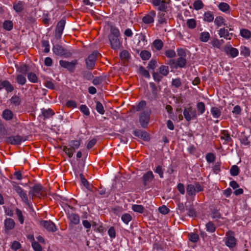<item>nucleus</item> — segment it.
I'll return each mask as SVG.
<instances>
[{"instance_id":"a878e982","label":"nucleus","mask_w":251,"mask_h":251,"mask_svg":"<svg viewBox=\"0 0 251 251\" xmlns=\"http://www.w3.org/2000/svg\"><path fill=\"white\" fill-rule=\"evenodd\" d=\"M221 109L222 108H220L217 107H212L211 108V113L212 116L215 118H219L221 115Z\"/></svg>"},{"instance_id":"052dcab7","label":"nucleus","mask_w":251,"mask_h":251,"mask_svg":"<svg viewBox=\"0 0 251 251\" xmlns=\"http://www.w3.org/2000/svg\"><path fill=\"white\" fill-rule=\"evenodd\" d=\"M132 210L139 213H142L144 212V207L142 205L134 204L132 207Z\"/></svg>"},{"instance_id":"6e6552de","label":"nucleus","mask_w":251,"mask_h":251,"mask_svg":"<svg viewBox=\"0 0 251 251\" xmlns=\"http://www.w3.org/2000/svg\"><path fill=\"white\" fill-rule=\"evenodd\" d=\"M15 191L19 195L23 202L27 206H30V202L28 201L27 196L24 190L19 186H14Z\"/></svg>"},{"instance_id":"4c0bfd02","label":"nucleus","mask_w":251,"mask_h":251,"mask_svg":"<svg viewBox=\"0 0 251 251\" xmlns=\"http://www.w3.org/2000/svg\"><path fill=\"white\" fill-rule=\"evenodd\" d=\"M140 56L143 60H147L151 56V53L146 50H142L140 53Z\"/></svg>"},{"instance_id":"a18cd8bd","label":"nucleus","mask_w":251,"mask_h":251,"mask_svg":"<svg viewBox=\"0 0 251 251\" xmlns=\"http://www.w3.org/2000/svg\"><path fill=\"white\" fill-rule=\"evenodd\" d=\"M186 64V60L185 58L178 57L176 60L177 68H183Z\"/></svg>"},{"instance_id":"de8ad7c7","label":"nucleus","mask_w":251,"mask_h":251,"mask_svg":"<svg viewBox=\"0 0 251 251\" xmlns=\"http://www.w3.org/2000/svg\"><path fill=\"white\" fill-rule=\"evenodd\" d=\"M160 74L164 76H166L169 73L168 66L162 65L159 68Z\"/></svg>"},{"instance_id":"6ab92c4d","label":"nucleus","mask_w":251,"mask_h":251,"mask_svg":"<svg viewBox=\"0 0 251 251\" xmlns=\"http://www.w3.org/2000/svg\"><path fill=\"white\" fill-rule=\"evenodd\" d=\"M133 134L135 136L141 138L145 141H149L150 140V137L148 134L145 131L136 129L133 131Z\"/></svg>"},{"instance_id":"69168bd1","label":"nucleus","mask_w":251,"mask_h":251,"mask_svg":"<svg viewBox=\"0 0 251 251\" xmlns=\"http://www.w3.org/2000/svg\"><path fill=\"white\" fill-rule=\"evenodd\" d=\"M221 162H217L212 167V170L214 174H217L221 171Z\"/></svg>"},{"instance_id":"79ce46f5","label":"nucleus","mask_w":251,"mask_h":251,"mask_svg":"<svg viewBox=\"0 0 251 251\" xmlns=\"http://www.w3.org/2000/svg\"><path fill=\"white\" fill-rule=\"evenodd\" d=\"M13 23L10 20H6L3 24V28L7 31H10L13 28Z\"/></svg>"},{"instance_id":"6e6d98bb","label":"nucleus","mask_w":251,"mask_h":251,"mask_svg":"<svg viewBox=\"0 0 251 251\" xmlns=\"http://www.w3.org/2000/svg\"><path fill=\"white\" fill-rule=\"evenodd\" d=\"M120 57L122 59L128 60L130 57V53L126 50H123L120 54Z\"/></svg>"},{"instance_id":"5701e85b","label":"nucleus","mask_w":251,"mask_h":251,"mask_svg":"<svg viewBox=\"0 0 251 251\" xmlns=\"http://www.w3.org/2000/svg\"><path fill=\"white\" fill-rule=\"evenodd\" d=\"M221 139L224 140L226 143L232 142V139L227 130H223L221 132Z\"/></svg>"},{"instance_id":"338daca9","label":"nucleus","mask_w":251,"mask_h":251,"mask_svg":"<svg viewBox=\"0 0 251 251\" xmlns=\"http://www.w3.org/2000/svg\"><path fill=\"white\" fill-rule=\"evenodd\" d=\"M157 61L156 60L152 59L149 63L147 66L148 69L154 71L156 66Z\"/></svg>"},{"instance_id":"49530a36","label":"nucleus","mask_w":251,"mask_h":251,"mask_svg":"<svg viewBox=\"0 0 251 251\" xmlns=\"http://www.w3.org/2000/svg\"><path fill=\"white\" fill-rule=\"evenodd\" d=\"M197 108L200 114H202L205 110V104L203 102H199L197 104Z\"/></svg>"},{"instance_id":"20e7f679","label":"nucleus","mask_w":251,"mask_h":251,"mask_svg":"<svg viewBox=\"0 0 251 251\" xmlns=\"http://www.w3.org/2000/svg\"><path fill=\"white\" fill-rule=\"evenodd\" d=\"M183 115L185 120L188 122L196 119L197 118L196 110L191 106L188 107H185L183 111Z\"/></svg>"},{"instance_id":"c85d7f7f","label":"nucleus","mask_w":251,"mask_h":251,"mask_svg":"<svg viewBox=\"0 0 251 251\" xmlns=\"http://www.w3.org/2000/svg\"><path fill=\"white\" fill-rule=\"evenodd\" d=\"M13 116L12 112L9 109H5L2 112V117L7 121L11 120Z\"/></svg>"},{"instance_id":"f257e3e1","label":"nucleus","mask_w":251,"mask_h":251,"mask_svg":"<svg viewBox=\"0 0 251 251\" xmlns=\"http://www.w3.org/2000/svg\"><path fill=\"white\" fill-rule=\"evenodd\" d=\"M203 190V187L198 182H195L194 184H189L186 186V193L189 196L192 197H194L197 193L202 192Z\"/></svg>"},{"instance_id":"7c9ffc66","label":"nucleus","mask_w":251,"mask_h":251,"mask_svg":"<svg viewBox=\"0 0 251 251\" xmlns=\"http://www.w3.org/2000/svg\"><path fill=\"white\" fill-rule=\"evenodd\" d=\"M214 15L212 12L207 11L204 14L203 20L207 22H211L214 20Z\"/></svg>"},{"instance_id":"f3484780","label":"nucleus","mask_w":251,"mask_h":251,"mask_svg":"<svg viewBox=\"0 0 251 251\" xmlns=\"http://www.w3.org/2000/svg\"><path fill=\"white\" fill-rule=\"evenodd\" d=\"M150 86L151 88V92L154 100H156L159 97V94L161 91V87L156 86L153 82H150Z\"/></svg>"},{"instance_id":"37998d69","label":"nucleus","mask_w":251,"mask_h":251,"mask_svg":"<svg viewBox=\"0 0 251 251\" xmlns=\"http://www.w3.org/2000/svg\"><path fill=\"white\" fill-rule=\"evenodd\" d=\"M154 47L158 50L162 49L163 47V42L159 39H156L153 42Z\"/></svg>"},{"instance_id":"72a5a7b5","label":"nucleus","mask_w":251,"mask_h":251,"mask_svg":"<svg viewBox=\"0 0 251 251\" xmlns=\"http://www.w3.org/2000/svg\"><path fill=\"white\" fill-rule=\"evenodd\" d=\"M120 36V32L119 30L115 26H111L110 27V33L108 37H119Z\"/></svg>"},{"instance_id":"774afa93","label":"nucleus","mask_w":251,"mask_h":251,"mask_svg":"<svg viewBox=\"0 0 251 251\" xmlns=\"http://www.w3.org/2000/svg\"><path fill=\"white\" fill-rule=\"evenodd\" d=\"M42 46L45 48L44 50L45 53H48L50 51V45L48 41L43 40L42 41Z\"/></svg>"},{"instance_id":"1a4fd4ad","label":"nucleus","mask_w":251,"mask_h":251,"mask_svg":"<svg viewBox=\"0 0 251 251\" xmlns=\"http://www.w3.org/2000/svg\"><path fill=\"white\" fill-rule=\"evenodd\" d=\"M150 121V114L148 111H144L142 112L139 116V121L140 124L143 128L147 127Z\"/></svg>"},{"instance_id":"8fccbe9b","label":"nucleus","mask_w":251,"mask_h":251,"mask_svg":"<svg viewBox=\"0 0 251 251\" xmlns=\"http://www.w3.org/2000/svg\"><path fill=\"white\" fill-rule=\"evenodd\" d=\"M240 170L237 165H233L230 169V173L232 176H237L239 173Z\"/></svg>"},{"instance_id":"864d4df0","label":"nucleus","mask_w":251,"mask_h":251,"mask_svg":"<svg viewBox=\"0 0 251 251\" xmlns=\"http://www.w3.org/2000/svg\"><path fill=\"white\" fill-rule=\"evenodd\" d=\"M81 181L83 185L88 190H90V184L87 180L85 178L82 174L79 175Z\"/></svg>"},{"instance_id":"5fc2aeb1","label":"nucleus","mask_w":251,"mask_h":251,"mask_svg":"<svg viewBox=\"0 0 251 251\" xmlns=\"http://www.w3.org/2000/svg\"><path fill=\"white\" fill-rule=\"evenodd\" d=\"M193 7L196 10H200L204 7V4L201 0H197L194 2Z\"/></svg>"},{"instance_id":"f03ea898","label":"nucleus","mask_w":251,"mask_h":251,"mask_svg":"<svg viewBox=\"0 0 251 251\" xmlns=\"http://www.w3.org/2000/svg\"><path fill=\"white\" fill-rule=\"evenodd\" d=\"M99 54L97 50H95L85 59L86 68L88 70H91L94 68L96 61Z\"/></svg>"},{"instance_id":"bf43d9fd","label":"nucleus","mask_w":251,"mask_h":251,"mask_svg":"<svg viewBox=\"0 0 251 251\" xmlns=\"http://www.w3.org/2000/svg\"><path fill=\"white\" fill-rule=\"evenodd\" d=\"M241 35L246 39H249L251 36V32L246 29H242L240 30Z\"/></svg>"},{"instance_id":"4468645a","label":"nucleus","mask_w":251,"mask_h":251,"mask_svg":"<svg viewBox=\"0 0 251 251\" xmlns=\"http://www.w3.org/2000/svg\"><path fill=\"white\" fill-rule=\"evenodd\" d=\"M43 189L42 186L40 184L34 185L29 192V196L33 197H38L41 195V191Z\"/></svg>"},{"instance_id":"473e14b6","label":"nucleus","mask_w":251,"mask_h":251,"mask_svg":"<svg viewBox=\"0 0 251 251\" xmlns=\"http://www.w3.org/2000/svg\"><path fill=\"white\" fill-rule=\"evenodd\" d=\"M27 77L28 80L33 83H37L38 78L36 75L32 72H29L27 74Z\"/></svg>"},{"instance_id":"e433bc0d","label":"nucleus","mask_w":251,"mask_h":251,"mask_svg":"<svg viewBox=\"0 0 251 251\" xmlns=\"http://www.w3.org/2000/svg\"><path fill=\"white\" fill-rule=\"evenodd\" d=\"M212 213V218L213 219H220L222 218V215L221 214L219 210L216 207L211 208Z\"/></svg>"},{"instance_id":"dca6fc26","label":"nucleus","mask_w":251,"mask_h":251,"mask_svg":"<svg viewBox=\"0 0 251 251\" xmlns=\"http://www.w3.org/2000/svg\"><path fill=\"white\" fill-rule=\"evenodd\" d=\"M4 88L7 93H10L12 92L14 88L13 86L10 83V82L6 80H0V90Z\"/></svg>"},{"instance_id":"2eb2a0df","label":"nucleus","mask_w":251,"mask_h":251,"mask_svg":"<svg viewBox=\"0 0 251 251\" xmlns=\"http://www.w3.org/2000/svg\"><path fill=\"white\" fill-rule=\"evenodd\" d=\"M111 48L114 50H118L120 48L121 43L119 37H108Z\"/></svg>"},{"instance_id":"09e8293b","label":"nucleus","mask_w":251,"mask_h":251,"mask_svg":"<svg viewBox=\"0 0 251 251\" xmlns=\"http://www.w3.org/2000/svg\"><path fill=\"white\" fill-rule=\"evenodd\" d=\"M121 219L124 223L126 224H128V223L132 220V216L128 213H125L122 215Z\"/></svg>"},{"instance_id":"412c9836","label":"nucleus","mask_w":251,"mask_h":251,"mask_svg":"<svg viewBox=\"0 0 251 251\" xmlns=\"http://www.w3.org/2000/svg\"><path fill=\"white\" fill-rule=\"evenodd\" d=\"M218 31L220 37L226 40H230L233 35V33H229L228 29L225 28H220Z\"/></svg>"},{"instance_id":"423d86ee","label":"nucleus","mask_w":251,"mask_h":251,"mask_svg":"<svg viewBox=\"0 0 251 251\" xmlns=\"http://www.w3.org/2000/svg\"><path fill=\"white\" fill-rule=\"evenodd\" d=\"M26 140V138L25 137L17 135L7 137L6 141L7 143H10L11 145H20L22 142H24Z\"/></svg>"},{"instance_id":"ea45409f","label":"nucleus","mask_w":251,"mask_h":251,"mask_svg":"<svg viewBox=\"0 0 251 251\" xmlns=\"http://www.w3.org/2000/svg\"><path fill=\"white\" fill-rule=\"evenodd\" d=\"M210 34L208 32H203L200 34V40L203 42H207L210 38Z\"/></svg>"},{"instance_id":"603ef678","label":"nucleus","mask_w":251,"mask_h":251,"mask_svg":"<svg viewBox=\"0 0 251 251\" xmlns=\"http://www.w3.org/2000/svg\"><path fill=\"white\" fill-rule=\"evenodd\" d=\"M139 72L140 74H141L143 76L145 77L146 78H150V75L148 71L145 69V68L141 66L139 67Z\"/></svg>"},{"instance_id":"f8f14e48","label":"nucleus","mask_w":251,"mask_h":251,"mask_svg":"<svg viewBox=\"0 0 251 251\" xmlns=\"http://www.w3.org/2000/svg\"><path fill=\"white\" fill-rule=\"evenodd\" d=\"M154 176L151 171H148L144 174L142 177L143 185L144 186H149L150 183L154 179Z\"/></svg>"},{"instance_id":"7ed1b4c3","label":"nucleus","mask_w":251,"mask_h":251,"mask_svg":"<svg viewBox=\"0 0 251 251\" xmlns=\"http://www.w3.org/2000/svg\"><path fill=\"white\" fill-rule=\"evenodd\" d=\"M52 50L55 54L60 56L68 58L72 56V52L70 51L59 45L54 46Z\"/></svg>"},{"instance_id":"680f3d73","label":"nucleus","mask_w":251,"mask_h":251,"mask_svg":"<svg viewBox=\"0 0 251 251\" xmlns=\"http://www.w3.org/2000/svg\"><path fill=\"white\" fill-rule=\"evenodd\" d=\"M225 21V19L222 17V16H218L216 17L214 23L216 25H217L218 26H221L223 24L224 25H225L224 24V22Z\"/></svg>"},{"instance_id":"9b49d317","label":"nucleus","mask_w":251,"mask_h":251,"mask_svg":"<svg viewBox=\"0 0 251 251\" xmlns=\"http://www.w3.org/2000/svg\"><path fill=\"white\" fill-rule=\"evenodd\" d=\"M66 21L65 19H61L57 24L55 31V37L58 39L61 37L64 30Z\"/></svg>"},{"instance_id":"cd10ccee","label":"nucleus","mask_w":251,"mask_h":251,"mask_svg":"<svg viewBox=\"0 0 251 251\" xmlns=\"http://www.w3.org/2000/svg\"><path fill=\"white\" fill-rule=\"evenodd\" d=\"M63 151L65 154L69 157H73L74 153L75 152V150L73 149L70 146H64L63 147Z\"/></svg>"},{"instance_id":"aec40b11","label":"nucleus","mask_w":251,"mask_h":251,"mask_svg":"<svg viewBox=\"0 0 251 251\" xmlns=\"http://www.w3.org/2000/svg\"><path fill=\"white\" fill-rule=\"evenodd\" d=\"M68 218L70 222V224L76 225L80 222V218L78 214L73 212L68 213Z\"/></svg>"},{"instance_id":"3c124183","label":"nucleus","mask_w":251,"mask_h":251,"mask_svg":"<svg viewBox=\"0 0 251 251\" xmlns=\"http://www.w3.org/2000/svg\"><path fill=\"white\" fill-rule=\"evenodd\" d=\"M96 109L98 113H99L100 114H103L105 112V110L104 109L103 105L102 103L97 101L96 102Z\"/></svg>"},{"instance_id":"a19ab883","label":"nucleus","mask_w":251,"mask_h":251,"mask_svg":"<svg viewBox=\"0 0 251 251\" xmlns=\"http://www.w3.org/2000/svg\"><path fill=\"white\" fill-rule=\"evenodd\" d=\"M167 18L166 16V12H160L158 14V22L159 24H162L166 23Z\"/></svg>"},{"instance_id":"0e129e2a","label":"nucleus","mask_w":251,"mask_h":251,"mask_svg":"<svg viewBox=\"0 0 251 251\" xmlns=\"http://www.w3.org/2000/svg\"><path fill=\"white\" fill-rule=\"evenodd\" d=\"M189 238L190 241L193 243H196L199 239L198 234L193 233H191L189 235Z\"/></svg>"},{"instance_id":"393cba45","label":"nucleus","mask_w":251,"mask_h":251,"mask_svg":"<svg viewBox=\"0 0 251 251\" xmlns=\"http://www.w3.org/2000/svg\"><path fill=\"white\" fill-rule=\"evenodd\" d=\"M25 3L23 1H19L17 3H14L13 4V9L15 11L19 13L22 12L24 8Z\"/></svg>"},{"instance_id":"c9c22d12","label":"nucleus","mask_w":251,"mask_h":251,"mask_svg":"<svg viewBox=\"0 0 251 251\" xmlns=\"http://www.w3.org/2000/svg\"><path fill=\"white\" fill-rule=\"evenodd\" d=\"M81 140H71L69 142V146H70L75 151L76 149L79 148L80 146Z\"/></svg>"},{"instance_id":"bb28decb","label":"nucleus","mask_w":251,"mask_h":251,"mask_svg":"<svg viewBox=\"0 0 251 251\" xmlns=\"http://www.w3.org/2000/svg\"><path fill=\"white\" fill-rule=\"evenodd\" d=\"M16 81L18 84L24 85L26 82V79L24 75L18 74L16 75Z\"/></svg>"},{"instance_id":"4d7b16f0","label":"nucleus","mask_w":251,"mask_h":251,"mask_svg":"<svg viewBox=\"0 0 251 251\" xmlns=\"http://www.w3.org/2000/svg\"><path fill=\"white\" fill-rule=\"evenodd\" d=\"M81 75L84 79L88 80L92 79L94 77L92 73L87 71H83Z\"/></svg>"},{"instance_id":"e2e57ef3","label":"nucleus","mask_w":251,"mask_h":251,"mask_svg":"<svg viewBox=\"0 0 251 251\" xmlns=\"http://www.w3.org/2000/svg\"><path fill=\"white\" fill-rule=\"evenodd\" d=\"M80 110L86 116L90 115V111L86 105L82 104L79 107Z\"/></svg>"},{"instance_id":"13d9d810","label":"nucleus","mask_w":251,"mask_h":251,"mask_svg":"<svg viewBox=\"0 0 251 251\" xmlns=\"http://www.w3.org/2000/svg\"><path fill=\"white\" fill-rule=\"evenodd\" d=\"M219 9L223 12H226L230 8L229 5L226 2H221L218 5Z\"/></svg>"},{"instance_id":"c03bdc74","label":"nucleus","mask_w":251,"mask_h":251,"mask_svg":"<svg viewBox=\"0 0 251 251\" xmlns=\"http://www.w3.org/2000/svg\"><path fill=\"white\" fill-rule=\"evenodd\" d=\"M11 103L13 104L15 106L20 105L21 100L20 97L17 95H14L10 99Z\"/></svg>"},{"instance_id":"58836bf2","label":"nucleus","mask_w":251,"mask_h":251,"mask_svg":"<svg viewBox=\"0 0 251 251\" xmlns=\"http://www.w3.org/2000/svg\"><path fill=\"white\" fill-rule=\"evenodd\" d=\"M186 25L189 29H194L197 26V22L196 20L194 19H188L186 22Z\"/></svg>"},{"instance_id":"39448f33","label":"nucleus","mask_w":251,"mask_h":251,"mask_svg":"<svg viewBox=\"0 0 251 251\" xmlns=\"http://www.w3.org/2000/svg\"><path fill=\"white\" fill-rule=\"evenodd\" d=\"M78 64L76 60H73L71 62H69L66 60H61L59 61L60 65L66 69L70 72L74 73L75 69V66Z\"/></svg>"},{"instance_id":"0eeeda50","label":"nucleus","mask_w":251,"mask_h":251,"mask_svg":"<svg viewBox=\"0 0 251 251\" xmlns=\"http://www.w3.org/2000/svg\"><path fill=\"white\" fill-rule=\"evenodd\" d=\"M224 51L226 55L232 58L237 56L239 54L238 50L236 48L232 47L229 44H227L225 46Z\"/></svg>"},{"instance_id":"b1692460","label":"nucleus","mask_w":251,"mask_h":251,"mask_svg":"<svg viewBox=\"0 0 251 251\" xmlns=\"http://www.w3.org/2000/svg\"><path fill=\"white\" fill-rule=\"evenodd\" d=\"M42 111V116L44 117V119H49L53 115H54V112L53 111L50 109L48 108L47 109L42 108L41 109Z\"/></svg>"},{"instance_id":"9d476101","label":"nucleus","mask_w":251,"mask_h":251,"mask_svg":"<svg viewBox=\"0 0 251 251\" xmlns=\"http://www.w3.org/2000/svg\"><path fill=\"white\" fill-rule=\"evenodd\" d=\"M40 224L49 232H54L57 230L55 224L50 221L43 220L40 222Z\"/></svg>"},{"instance_id":"c756f323","label":"nucleus","mask_w":251,"mask_h":251,"mask_svg":"<svg viewBox=\"0 0 251 251\" xmlns=\"http://www.w3.org/2000/svg\"><path fill=\"white\" fill-rule=\"evenodd\" d=\"M17 71L19 72L22 75L27 74L29 71L28 66L26 64H22L18 67L17 68Z\"/></svg>"},{"instance_id":"f704fd0d","label":"nucleus","mask_w":251,"mask_h":251,"mask_svg":"<svg viewBox=\"0 0 251 251\" xmlns=\"http://www.w3.org/2000/svg\"><path fill=\"white\" fill-rule=\"evenodd\" d=\"M15 212L20 223L23 225L24 223L25 218L22 211L18 208H16Z\"/></svg>"},{"instance_id":"ddd939ff","label":"nucleus","mask_w":251,"mask_h":251,"mask_svg":"<svg viewBox=\"0 0 251 251\" xmlns=\"http://www.w3.org/2000/svg\"><path fill=\"white\" fill-rule=\"evenodd\" d=\"M15 226V222L13 219L7 218L4 221V227L5 233H8L12 230Z\"/></svg>"},{"instance_id":"a211bd4d","label":"nucleus","mask_w":251,"mask_h":251,"mask_svg":"<svg viewBox=\"0 0 251 251\" xmlns=\"http://www.w3.org/2000/svg\"><path fill=\"white\" fill-rule=\"evenodd\" d=\"M156 16V13L154 11H151L149 14L145 15L142 19V21L146 24H150L154 22V18Z\"/></svg>"},{"instance_id":"2f4dec72","label":"nucleus","mask_w":251,"mask_h":251,"mask_svg":"<svg viewBox=\"0 0 251 251\" xmlns=\"http://www.w3.org/2000/svg\"><path fill=\"white\" fill-rule=\"evenodd\" d=\"M206 230L210 233H213L216 230V226L215 224L211 221L208 222L206 225Z\"/></svg>"},{"instance_id":"4be33fe9","label":"nucleus","mask_w":251,"mask_h":251,"mask_svg":"<svg viewBox=\"0 0 251 251\" xmlns=\"http://www.w3.org/2000/svg\"><path fill=\"white\" fill-rule=\"evenodd\" d=\"M226 245L229 248H233L236 245V239L233 235H228L226 238Z\"/></svg>"}]
</instances>
